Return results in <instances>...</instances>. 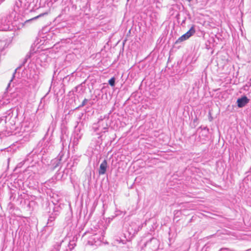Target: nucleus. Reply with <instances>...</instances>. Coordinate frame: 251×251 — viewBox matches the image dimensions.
I'll return each instance as SVG.
<instances>
[{"instance_id":"obj_1","label":"nucleus","mask_w":251,"mask_h":251,"mask_svg":"<svg viewBox=\"0 0 251 251\" xmlns=\"http://www.w3.org/2000/svg\"><path fill=\"white\" fill-rule=\"evenodd\" d=\"M75 245V240L65 238L54 243L50 251H72Z\"/></svg>"},{"instance_id":"obj_2","label":"nucleus","mask_w":251,"mask_h":251,"mask_svg":"<svg viewBox=\"0 0 251 251\" xmlns=\"http://www.w3.org/2000/svg\"><path fill=\"white\" fill-rule=\"evenodd\" d=\"M51 147V144L48 141L40 142L37 146L33 149L32 151L33 155L43 157L47 154L50 148Z\"/></svg>"},{"instance_id":"obj_3","label":"nucleus","mask_w":251,"mask_h":251,"mask_svg":"<svg viewBox=\"0 0 251 251\" xmlns=\"http://www.w3.org/2000/svg\"><path fill=\"white\" fill-rule=\"evenodd\" d=\"M107 120L105 119H100L98 122L93 124L92 128L94 132L97 135H100L99 138L102 137V133L108 131V125Z\"/></svg>"},{"instance_id":"obj_4","label":"nucleus","mask_w":251,"mask_h":251,"mask_svg":"<svg viewBox=\"0 0 251 251\" xmlns=\"http://www.w3.org/2000/svg\"><path fill=\"white\" fill-rule=\"evenodd\" d=\"M31 1L32 0H16L14 6V12L23 15L29 8Z\"/></svg>"},{"instance_id":"obj_5","label":"nucleus","mask_w":251,"mask_h":251,"mask_svg":"<svg viewBox=\"0 0 251 251\" xmlns=\"http://www.w3.org/2000/svg\"><path fill=\"white\" fill-rule=\"evenodd\" d=\"M159 245V241L156 238H152L144 243L142 249H145L146 251H154L158 248Z\"/></svg>"},{"instance_id":"obj_6","label":"nucleus","mask_w":251,"mask_h":251,"mask_svg":"<svg viewBox=\"0 0 251 251\" xmlns=\"http://www.w3.org/2000/svg\"><path fill=\"white\" fill-rule=\"evenodd\" d=\"M198 137H196V141L204 144L208 139L209 129L207 127L199 128L197 130Z\"/></svg>"},{"instance_id":"obj_7","label":"nucleus","mask_w":251,"mask_h":251,"mask_svg":"<svg viewBox=\"0 0 251 251\" xmlns=\"http://www.w3.org/2000/svg\"><path fill=\"white\" fill-rule=\"evenodd\" d=\"M56 218V214L52 213L50 214L48 218V222L46 226L44 227L45 231H49V232L52 231L53 229V226L54 225V221Z\"/></svg>"},{"instance_id":"obj_8","label":"nucleus","mask_w":251,"mask_h":251,"mask_svg":"<svg viewBox=\"0 0 251 251\" xmlns=\"http://www.w3.org/2000/svg\"><path fill=\"white\" fill-rule=\"evenodd\" d=\"M144 224L146 225V223L145 222L142 225H137L135 223H132L127 229V231L129 235H131L132 236H135L137 233V232L141 229Z\"/></svg>"},{"instance_id":"obj_9","label":"nucleus","mask_w":251,"mask_h":251,"mask_svg":"<svg viewBox=\"0 0 251 251\" xmlns=\"http://www.w3.org/2000/svg\"><path fill=\"white\" fill-rule=\"evenodd\" d=\"M10 22L9 21H7L5 18L2 19L1 23L0 24V31H7L11 30L12 27L10 25Z\"/></svg>"},{"instance_id":"obj_10","label":"nucleus","mask_w":251,"mask_h":251,"mask_svg":"<svg viewBox=\"0 0 251 251\" xmlns=\"http://www.w3.org/2000/svg\"><path fill=\"white\" fill-rule=\"evenodd\" d=\"M101 241V237L97 234L92 235L89 237L88 243L91 245H97Z\"/></svg>"},{"instance_id":"obj_11","label":"nucleus","mask_w":251,"mask_h":251,"mask_svg":"<svg viewBox=\"0 0 251 251\" xmlns=\"http://www.w3.org/2000/svg\"><path fill=\"white\" fill-rule=\"evenodd\" d=\"M107 161L104 159L100 164V169L99 170V174L100 176L103 175L105 174L107 168Z\"/></svg>"},{"instance_id":"obj_12","label":"nucleus","mask_w":251,"mask_h":251,"mask_svg":"<svg viewBox=\"0 0 251 251\" xmlns=\"http://www.w3.org/2000/svg\"><path fill=\"white\" fill-rule=\"evenodd\" d=\"M249 102V99L245 96L238 99L237 101V105L239 107H243Z\"/></svg>"},{"instance_id":"obj_13","label":"nucleus","mask_w":251,"mask_h":251,"mask_svg":"<svg viewBox=\"0 0 251 251\" xmlns=\"http://www.w3.org/2000/svg\"><path fill=\"white\" fill-rule=\"evenodd\" d=\"M62 158H54L51 161V164L53 169H55L59 167L61 162Z\"/></svg>"},{"instance_id":"obj_14","label":"nucleus","mask_w":251,"mask_h":251,"mask_svg":"<svg viewBox=\"0 0 251 251\" xmlns=\"http://www.w3.org/2000/svg\"><path fill=\"white\" fill-rule=\"evenodd\" d=\"M99 148H100L99 146H97L95 149L92 148L89 149V150L92 151V154H89L88 155H90L91 157H97L100 153Z\"/></svg>"},{"instance_id":"obj_15","label":"nucleus","mask_w":251,"mask_h":251,"mask_svg":"<svg viewBox=\"0 0 251 251\" xmlns=\"http://www.w3.org/2000/svg\"><path fill=\"white\" fill-rule=\"evenodd\" d=\"M195 32H196V30L195 28V25H193L191 27L190 29L185 34L186 35H187V38H189L193 35H194L195 33Z\"/></svg>"},{"instance_id":"obj_16","label":"nucleus","mask_w":251,"mask_h":251,"mask_svg":"<svg viewBox=\"0 0 251 251\" xmlns=\"http://www.w3.org/2000/svg\"><path fill=\"white\" fill-rule=\"evenodd\" d=\"M188 39H189L188 38H187V35H186L185 34L182 35L181 36H180L176 41V43H180V42H182L184 41H185L186 40H187Z\"/></svg>"},{"instance_id":"obj_17","label":"nucleus","mask_w":251,"mask_h":251,"mask_svg":"<svg viewBox=\"0 0 251 251\" xmlns=\"http://www.w3.org/2000/svg\"><path fill=\"white\" fill-rule=\"evenodd\" d=\"M47 13H42V14H41L40 15H39L38 16H36V17H35L32 19H30L28 20H26L25 22V24L27 23H28L33 20H35V19H37V18H39V17H41L45 15H46Z\"/></svg>"},{"instance_id":"obj_18","label":"nucleus","mask_w":251,"mask_h":251,"mask_svg":"<svg viewBox=\"0 0 251 251\" xmlns=\"http://www.w3.org/2000/svg\"><path fill=\"white\" fill-rule=\"evenodd\" d=\"M24 127L25 128V129H24V131L26 130L27 132H28L31 130V127H32V126H27L26 124V123H24Z\"/></svg>"},{"instance_id":"obj_19","label":"nucleus","mask_w":251,"mask_h":251,"mask_svg":"<svg viewBox=\"0 0 251 251\" xmlns=\"http://www.w3.org/2000/svg\"><path fill=\"white\" fill-rule=\"evenodd\" d=\"M115 79L114 77H112L110 78L109 81L108 83L109 85H110L111 86H114L115 85Z\"/></svg>"},{"instance_id":"obj_20","label":"nucleus","mask_w":251,"mask_h":251,"mask_svg":"<svg viewBox=\"0 0 251 251\" xmlns=\"http://www.w3.org/2000/svg\"><path fill=\"white\" fill-rule=\"evenodd\" d=\"M88 101V100H87V99H85L83 100V101H82V103H81V105L79 106V107H83V106H84Z\"/></svg>"},{"instance_id":"obj_21","label":"nucleus","mask_w":251,"mask_h":251,"mask_svg":"<svg viewBox=\"0 0 251 251\" xmlns=\"http://www.w3.org/2000/svg\"><path fill=\"white\" fill-rule=\"evenodd\" d=\"M23 161L21 162L20 163H19L17 165V168H21V167H22V166H23Z\"/></svg>"},{"instance_id":"obj_22","label":"nucleus","mask_w":251,"mask_h":251,"mask_svg":"<svg viewBox=\"0 0 251 251\" xmlns=\"http://www.w3.org/2000/svg\"><path fill=\"white\" fill-rule=\"evenodd\" d=\"M80 87H81L80 85H78L75 87V89H76V91H77V89Z\"/></svg>"},{"instance_id":"obj_23","label":"nucleus","mask_w":251,"mask_h":251,"mask_svg":"<svg viewBox=\"0 0 251 251\" xmlns=\"http://www.w3.org/2000/svg\"><path fill=\"white\" fill-rule=\"evenodd\" d=\"M75 144H77V142L76 141L75 142V138L74 139V141H73V145H75Z\"/></svg>"},{"instance_id":"obj_24","label":"nucleus","mask_w":251,"mask_h":251,"mask_svg":"<svg viewBox=\"0 0 251 251\" xmlns=\"http://www.w3.org/2000/svg\"><path fill=\"white\" fill-rule=\"evenodd\" d=\"M226 249H222L221 250V251H226Z\"/></svg>"},{"instance_id":"obj_25","label":"nucleus","mask_w":251,"mask_h":251,"mask_svg":"<svg viewBox=\"0 0 251 251\" xmlns=\"http://www.w3.org/2000/svg\"><path fill=\"white\" fill-rule=\"evenodd\" d=\"M6 150H5V151H4V152H6V151H8V150H9V149H8V148H7Z\"/></svg>"},{"instance_id":"obj_26","label":"nucleus","mask_w":251,"mask_h":251,"mask_svg":"<svg viewBox=\"0 0 251 251\" xmlns=\"http://www.w3.org/2000/svg\"><path fill=\"white\" fill-rule=\"evenodd\" d=\"M13 195L12 193H11V196H10V199L12 198V196Z\"/></svg>"},{"instance_id":"obj_27","label":"nucleus","mask_w":251,"mask_h":251,"mask_svg":"<svg viewBox=\"0 0 251 251\" xmlns=\"http://www.w3.org/2000/svg\"><path fill=\"white\" fill-rule=\"evenodd\" d=\"M14 73H15V72ZM14 75H15V74H13V77H14Z\"/></svg>"},{"instance_id":"obj_28","label":"nucleus","mask_w":251,"mask_h":251,"mask_svg":"<svg viewBox=\"0 0 251 251\" xmlns=\"http://www.w3.org/2000/svg\"><path fill=\"white\" fill-rule=\"evenodd\" d=\"M188 0L190 1H191L192 0Z\"/></svg>"},{"instance_id":"obj_29","label":"nucleus","mask_w":251,"mask_h":251,"mask_svg":"<svg viewBox=\"0 0 251 251\" xmlns=\"http://www.w3.org/2000/svg\"><path fill=\"white\" fill-rule=\"evenodd\" d=\"M250 225L251 226V223H250Z\"/></svg>"}]
</instances>
